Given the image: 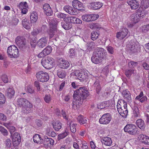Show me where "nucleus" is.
<instances>
[{
    "label": "nucleus",
    "mask_w": 149,
    "mask_h": 149,
    "mask_svg": "<svg viewBox=\"0 0 149 149\" xmlns=\"http://www.w3.org/2000/svg\"><path fill=\"white\" fill-rule=\"evenodd\" d=\"M88 91L84 87H80L74 92L73 97L75 101L73 100L72 108L77 109L79 107V104H81L83 100L88 95Z\"/></svg>",
    "instance_id": "obj_1"
},
{
    "label": "nucleus",
    "mask_w": 149,
    "mask_h": 149,
    "mask_svg": "<svg viewBox=\"0 0 149 149\" xmlns=\"http://www.w3.org/2000/svg\"><path fill=\"white\" fill-rule=\"evenodd\" d=\"M15 42L19 48L22 51H24L26 48V41L25 38L21 36H17L15 40Z\"/></svg>",
    "instance_id": "obj_2"
},
{
    "label": "nucleus",
    "mask_w": 149,
    "mask_h": 149,
    "mask_svg": "<svg viewBox=\"0 0 149 149\" xmlns=\"http://www.w3.org/2000/svg\"><path fill=\"white\" fill-rule=\"evenodd\" d=\"M74 72V75L81 81L86 80L88 79V72L87 70H83L81 72L79 70H76Z\"/></svg>",
    "instance_id": "obj_3"
},
{
    "label": "nucleus",
    "mask_w": 149,
    "mask_h": 149,
    "mask_svg": "<svg viewBox=\"0 0 149 149\" xmlns=\"http://www.w3.org/2000/svg\"><path fill=\"white\" fill-rule=\"evenodd\" d=\"M124 130L125 132L132 135H135L139 132L136 130V126L132 124L126 125L124 128Z\"/></svg>",
    "instance_id": "obj_4"
},
{
    "label": "nucleus",
    "mask_w": 149,
    "mask_h": 149,
    "mask_svg": "<svg viewBox=\"0 0 149 149\" xmlns=\"http://www.w3.org/2000/svg\"><path fill=\"white\" fill-rule=\"evenodd\" d=\"M53 63V58L49 56L47 57L46 59L42 60L41 61V63L43 66L45 68L47 69H49L52 68Z\"/></svg>",
    "instance_id": "obj_5"
},
{
    "label": "nucleus",
    "mask_w": 149,
    "mask_h": 149,
    "mask_svg": "<svg viewBox=\"0 0 149 149\" xmlns=\"http://www.w3.org/2000/svg\"><path fill=\"white\" fill-rule=\"evenodd\" d=\"M38 80L41 82H47L49 79V76L48 73L40 71L37 72L36 75Z\"/></svg>",
    "instance_id": "obj_6"
},
{
    "label": "nucleus",
    "mask_w": 149,
    "mask_h": 149,
    "mask_svg": "<svg viewBox=\"0 0 149 149\" xmlns=\"http://www.w3.org/2000/svg\"><path fill=\"white\" fill-rule=\"evenodd\" d=\"M93 54L97 57H100V58L104 59L105 58L106 53L103 48H97L94 52Z\"/></svg>",
    "instance_id": "obj_7"
},
{
    "label": "nucleus",
    "mask_w": 149,
    "mask_h": 149,
    "mask_svg": "<svg viewBox=\"0 0 149 149\" xmlns=\"http://www.w3.org/2000/svg\"><path fill=\"white\" fill-rule=\"evenodd\" d=\"M111 117L109 113H106L103 115L99 120L100 124H107L110 122Z\"/></svg>",
    "instance_id": "obj_8"
},
{
    "label": "nucleus",
    "mask_w": 149,
    "mask_h": 149,
    "mask_svg": "<svg viewBox=\"0 0 149 149\" xmlns=\"http://www.w3.org/2000/svg\"><path fill=\"white\" fill-rule=\"evenodd\" d=\"M72 4L74 9L75 8L81 11H83L85 10L84 7L83 6L82 3L78 0L73 1Z\"/></svg>",
    "instance_id": "obj_9"
},
{
    "label": "nucleus",
    "mask_w": 149,
    "mask_h": 149,
    "mask_svg": "<svg viewBox=\"0 0 149 149\" xmlns=\"http://www.w3.org/2000/svg\"><path fill=\"white\" fill-rule=\"evenodd\" d=\"M10 57L16 58L19 56L18 49L15 45L10 46Z\"/></svg>",
    "instance_id": "obj_10"
},
{
    "label": "nucleus",
    "mask_w": 149,
    "mask_h": 149,
    "mask_svg": "<svg viewBox=\"0 0 149 149\" xmlns=\"http://www.w3.org/2000/svg\"><path fill=\"white\" fill-rule=\"evenodd\" d=\"M13 145H18L21 141V137L17 132H15L11 136Z\"/></svg>",
    "instance_id": "obj_11"
},
{
    "label": "nucleus",
    "mask_w": 149,
    "mask_h": 149,
    "mask_svg": "<svg viewBox=\"0 0 149 149\" xmlns=\"http://www.w3.org/2000/svg\"><path fill=\"white\" fill-rule=\"evenodd\" d=\"M128 33V30L127 28H123L120 31L117 33L116 37L118 39H122L126 36Z\"/></svg>",
    "instance_id": "obj_12"
},
{
    "label": "nucleus",
    "mask_w": 149,
    "mask_h": 149,
    "mask_svg": "<svg viewBox=\"0 0 149 149\" xmlns=\"http://www.w3.org/2000/svg\"><path fill=\"white\" fill-rule=\"evenodd\" d=\"M47 37L41 38L38 41L37 46L40 48L44 47L47 45Z\"/></svg>",
    "instance_id": "obj_13"
},
{
    "label": "nucleus",
    "mask_w": 149,
    "mask_h": 149,
    "mask_svg": "<svg viewBox=\"0 0 149 149\" xmlns=\"http://www.w3.org/2000/svg\"><path fill=\"white\" fill-rule=\"evenodd\" d=\"M19 7L21 10L22 13L24 14L26 13L29 9V7L26 2H21L19 4Z\"/></svg>",
    "instance_id": "obj_14"
},
{
    "label": "nucleus",
    "mask_w": 149,
    "mask_h": 149,
    "mask_svg": "<svg viewBox=\"0 0 149 149\" xmlns=\"http://www.w3.org/2000/svg\"><path fill=\"white\" fill-rule=\"evenodd\" d=\"M121 94L124 99L127 102L130 101L131 100V94L127 89L123 90Z\"/></svg>",
    "instance_id": "obj_15"
},
{
    "label": "nucleus",
    "mask_w": 149,
    "mask_h": 149,
    "mask_svg": "<svg viewBox=\"0 0 149 149\" xmlns=\"http://www.w3.org/2000/svg\"><path fill=\"white\" fill-rule=\"evenodd\" d=\"M127 47V50L130 53H134L137 52L138 47L135 44H128Z\"/></svg>",
    "instance_id": "obj_16"
},
{
    "label": "nucleus",
    "mask_w": 149,
    "mask_h": 149,
    "mask_svg": "<svg viewBox=\"0 0 149 149\" xmlns=\"http://www.w3.org/2000/svg\"><path fill=\"white\" fill-rule=\"evenodd\" d=\"M58 19L56 18H52L49 23V27L50 29L55 31L56 29V25L58 23Z\"/></svg>",
    "instance_id": "obj_17"
},
{
    "label": "nucleus",
    "mask_w": 149,
    "mask_h": 149,
    "mask_svg": "<svg viewBox=\"0 0 149 149\" xmlns=\"http://www.w3.org/2000/svg\"><path fill=\"white\" fill-rule=\"evenodd\" d=\"M128 3L132 9H136L139 6V2L136 0H131L128 2Z\"/></svg>",
    "instance_id": "obj_18"
},
{
    "label": "nucleus",
    "mask_w": 149,
    "mask_h": 149,
    "mask_svg": "<svg viewBox=\"0 0 149 149\" xmlns=\"http://www.w3.org/2000/svg\"><path fill=\"white\" fill-rule=\"evenodd\" d=\"M29 102L24 98L18 99L17 101V105L20 107H24Z\"/></svg>",
    "instance_id": "obj_19"
},
{
    "label": "nucleus",
    "mask_w": 149,
    "mask_h": 149,
    "mask_svg": "<svg viewBox=\"0 0 149 149\" xmlns=\"http://www.w3.org/2000/svg\"><path fill=\"white\" fill-rule=\"evenodd\" d=\"M63 10L70 14L71 15L76 14L75 10L72 6H66L64 7Z\"/></svg>",
    "instance_id": "obj_20"
},
{
    "label": "nucleus",
    "mask_w": 149,
    "mask_h": 149,
    "mask_svg": "<svg viewBox=\"0 0 149 149\" xmlns=\"http://www.w3.org/2000/svg\"><path fill=\"white\" fill-rule=\"evenodd\" d=\"M91 4V8L94 10L99 9L103 6L102 3L99 2L92 3Z\"/></svg>",
    "instance_id": "obj_21"
},
{
    "label": "nucleus",
    "mask_w": 149,
    "mask_h": 149,
    "mask_svg": "<svg viewBox=\"0 0 149 149\" xmlns=\"http://www.w3.org/2000/svg\"><path fill=\"white\" fill-rule=\"evenodd\" d=\"M101 142L102 144H104L107 146H111L112 141L110 138L106 137L102 140Z\"/></svg>",
    "instance_id": "obj_22"
},
{
    "label": "nucleus",
    "mask_w": 149,
    "mask_h": 149,
    "mask_svg": "<svg viewBox=\"0 0 149 149\" xmlns=\"http://www.w3.org/2000/svg\"><path fill=\"white\" fill-rule=\"evenodd\" d=\"M44 143L45 145L50 147L54 145V141L52 139L48 138L47 136H46L45 137Z\"/></svg>",
    "instance_id": "obj_23"
},
{
    "label": "nucleus",
    "mask_w": 149,
    "mask_h": 149,
    "mask_svg": "<svg viewBox=\"0 0 149 149\" xmlns=\"http://www.w3.org/2000/svg\"><path fill=\"white\" fill-rule=\"evenodd\" d=\"M87 22H92L96 20L99 17L98 14L87 15Z\"/></svg>",
    "instance_id": "obj_24"
},
{
    "label": "nucleus",
    "mask_w": 149,
    "mask_h": 149,
    "mask_svg": "<svg viewBox=\"0 0 149 149\" xmlns=\"http://www.w3.org/2000/svg\"><path fill=\"white\" fill-rule=\"evenodd\" d=\"M136 124L138 127L141 130H144L145 125L144 122L141 119H139L137 120Z\"/></svg>",
    "instance_id": "obj_25"
},
{
    "label": "nucleus",
    "mask_w": 149,
    "mask_h": 149,
    "mask_svg": "<svg viewBox=\"0 0 149 149\" xmlns=\"http://www.w3.org/2000/svg\"><path fill=\"white\" fill-rule=\"evenodd\" d=\"M127 103L125 102L124 100H121L118 102L117 108V110L122 109L121 107H127Z\"/></svg>",
    "instance_id": "obj_26"
},
{
    "label": "nucleus",
    "mask_w": 149,
    "mask_h": 149,
    "mask_svg": "<svg viewBox=\"0 0 149 149\" xmlns=\"http://www.w3.org/2000/svg\"><path fill=\"white\" fill-rule=\"evenodd\" d=\"M103 59L93 54L91 58V60L92 62L96 64H98L101 63Z\"/></svg>",
    "instance_id": "obj_27"
},
{
    "label": "nucleus",
    "mask_w": 149,
    "mask_h": 149,
    "mask_svg": "<svg viewBox=\"0 0 149 149\" xmlns=\"http://www.w3.org/2000/svg\"><path fill=\"white\" fill-rule=\"evenodd\" d=\"M60 68L63 69H67L70 65V63L68 61L62 60L59 64Z\"/></svg>",
    "instance_id": "obj_28"
},
{
    "label": "nucleus",
    "mask_w": 149,
    "mask_h": 149,
    "mask_svg": "<svg viewBox=\"0 0 149 149\" xmlns=\"http://www.w3.org/2000/svg\"><path fill=\"white\" fill-rule=\"evenodd\" d=\"M95 47V43L93 42H89L86 44L87 50L89 52L92 51Z\"/></svg>",
    "instance_id": "obj_29"
},
{
    "label": "nucleus",
    "mask_w": 149,
    "mask_h": 149,
    "mask_svg": "<svg viewBox=\"0 0 149 149\" xmlns=\"http://www.w3.org/2000/svg\"><path fill=\"white\" fill-rule=\"evenodd\" d=\"M30 16L31 22L33 23L36 22L38 19L37 13L33 11L31 13Z\"/></svg>",
    "instance_id": "obj_30"
},
{
    "label": "nucleus",
    "mask_w": 149,
    "mask_h": 149,
    "mask_svg": "<svg viewBox=\"0 0 149 149\" xmlns=\"http://www.w3.org/2000/svg\"><path fill=\"white\" fill-rule=\"evenodd\" d=\"M61 25L63 28L66 30L70 29L72 26V24L70 22H67L63 21L61 22Z\"/></svg>",
    "instance_id": "obj_31"
},
{
    "label": "nucleus",
    "mask_w": 149,
    "mask_h": 149,
    "mask_svg": "<svg viewBox=\"0 0 149 149\" xmlns=\"http://www.w3.org/2000/svg\"><path fill=\"white\" fill-rule=\"evenodd\" d=\"M53 128L56 131H59L61 128L62 124L59 121L52 123Z\"/></svg>",
    "instance_id": "obj_32"
},
{
    "label": "nucleus",
    "mask_w": 149,
    "mask_h": 149,
    "mask_svg": "<svg viewBox=\"0 0 149 149\" xmlns=\"http://www.w3.org/2000/svg\"><path fill=\"white\" fill-rule=\"evenodd\" d=\"M94 86L96 89V93L99 94L101 90V87L99 81H96L94 84Z\"/></svg>",
    "instance_id": "obj_33"
},
{
    "label": "nucleus",
    "mask_w": 149,
    "mask_h": 149,
    "mask_svg": "<svg viewBox=\"0 0 149 149\" xmlns=\"http://www.w3.org/2000/svg\"><path fill=\"white\" fill-rule=\"evenodd\" d=\"M66 74L64 70L59 69L57 71V75L58 77L61 79H63L66 76Z\"/></svg>",
    "instance_id": "obj_34"
},
{
    "label": "nucleus",
    "mask_w": 149,
    "mask_h": 149,
    "mask_svg": "<svg viewBox=\"0 0 149 149\" xmlns=\"http://www.w3.org/2000/svg\"><path fill=\"white\" fill-rule=\"evenodd\" d=\"M121 116L124 118H126L128 115V111L127 108L124 109H119L118 110Z\"/></svg>",
    "instance_id": "obj_35"
},
{
    "label": "nucleus",
    "mask_w": 149,
    "mask_h": 149,
    "mask_svg": "<svg viewBox=\"0 0 149 149\" xmlns=\"http://www.w3.org/2000/svg\"><path fill=\"white\" fill-rule=\"evenodd\" d=\"M33 106L32 104L30 103L29 102V103H28L26 104V105L25 106L24 108L25 110L24 109V113H30L31 112V108Z\"/></svg>",
    "instance_id": "obj_36"
},
{
    "label": "nucleus",
    "mask_w": 149,
    "mask_h": 149,
    "mask_svg": "<svg viewBox=\"0 0 149 149\" xmlns=\"http://www.w3.org/2000/svg\"><path fill=\"white\" fill-rule=\"evenodd\" d=\"M77 120L81 124H83L86 123L87 119L82 116H79L77 118Z\"/></svg>",
    "instance_id": "obj_37"
},
{
    "label": "nucleus",
    "mask_w": 149,
    "mask_h": 149,
    "mask_svg": "<svg viewBox=\"0 0 149 149\" xmlns=\"http://www.w3.org/2000/svg\"><path fill=\"white\" fill-rule=\"evenodd\" d=\"M29 21L25 18L22 21V24L24 27L27 29H29L30 27Z\"/></svg>",
    "instance_id": "obj_38"
},
{
    "label": "nucleus",
    "mask_w": 149,
    "mask_h": 149,
    "mask_svg": "<svg viewBox=\"0 0 149 149\" xmlns=\"http://www.w3.org/2000/svg\"><path fill=\"white\" fill-rule=\"evenodd\" d=\"M141 7L146 9L149 7V0H143L141 2Z\"/></svg>",
    "instance_id": "obj_39"
},
{
    "label": "nucleus",
    "mask_w": 149,
    "mask_h": 149,
    "mask_svg": "<svg viewBox=\"0 0 149 149\" xmlns=\"http://www.w3.org/2000/svg\"><path fill=\"white\" fill-rule=\"evenodd\" d=\"M130 19L134 23H136L139 22V18L138 17L137 14L134 13L132 14L131 16Z\"/></svg>",
    "instance_id": "obj_40"
},
{
    "label": "nucleus",
    "mask_w": 149,
    "mask_h": 149,
    "mask_svg": "<svg viewBox=\"0 0 149 149\" xmlns=\"http://www.w3.org/2000/svg\"><path fill=\"white\" fill-rule=\"evenodd\" d=\"M100 35L99 32L93 31L91 34V39L93 41L97 39Z\"/></svg>",
    "instance_id": "obj_41"
},
{
    "label": "nucleus",
    "mask_w": 149,
    "mask_h": 149,
    "mask_svg": "<svg viewBox=\"0 0 149 149\" xmlns=\"http://www.w3.org/2000/svg\"><path fill=\"white\" fill-rule=\"evenodd\" d=\"M40 136L38 134H35L33 136V141L35 143H40L41 142H42V141H41V139Z\"/></svg>",
    "instance_id": "obj_42"
},
{
    "label": "nucleus",
    "mask_w": 149,
    "mask_h": 149,
    "mask_svg": "<svg viewBox=\"0 0 149 149\" xmlns=\"http://www.w3.org/2000/svg\"><path fill=\"white\" fill-rule=\"evenodd\" d=\"M108 103H107V101L100 103L97 105V107L98 109H102L105 107H108Z\"/></svg>",
    "instance_id": "obj_43"
},
{
    "label": "nucleus",
    "mask_w": 149,
    "mask_h": 149,
    "mask_svg": "<svg viewBox=\"0 0 149 149\" xmlns=\"http://www.w3.org/2000/svg\"><path fill=\"white\" fill-rule=\"evenodd\" d=\"M134 70L132 69H127L125 71V74L128 77H130L132 74L134 73Z\"/></svg>",
    "instance_id": "obj_44"
},
{
    "label": "nucleus",
    "mask_w": 149,
    "mask_h": 149,
    "mask_svg": "<svg viewBox=\"0 0 149 149\" xmlns=\"http://www.w3.org/2000/svg\"><path fill=\"white\" fill-rule=\"evenodd\" d=\"M76 54L74 49L71 48L70 49L69 52V56L72 58H74Z\"/></svg>",
    "instance_id": "obj_45"
},
{
    "label": "nucleus",
    "mask_w": 149,
    "mask_h": 149,
    "mask_svg": "<svg viewBox=\"0 0 149 149\" xmlns=\"http://www.w3.org/2000/svg\"><path fill=\"white\" fill-rule=\"evenodd\" d=\"M134 116L136 117H139L140 116V112L139 108L137 106H135L134 108Z\"/></svg>",
    "instance_id": "obj_46"
},
{
    "label": "nucleus",
    "mask_w": 149,
    "mask_h": 149,
    "mask_svg": "<svg viewBox=\"0 0 149 149\" xmlns=\"http://www.w3.org/2000/svg\"><path fill=\"white\" fill-rule=\"evenodd\" d=\"M52 49V47L49 46H47L43 50V52L45 53L46 55L49 54L51 52Z\"/></svg>",
    "instance_id": "obj_47"
},
{
    "label": "nucleus",
    "mask_w": 149,
    "mask_h": 149,
    "mask_svg": "<svg viewBox=\"0 0 149 149\" xmlns=\"http://www.w3.org/2000/svg\"><path fill=\"white\" fill-rule=\"evenodd\" d=\"M5 102V98L4 95L0 92V107Z\"/></svg>",
    "instance_id": "obj_48"
},
{
    "label": "nucleus",
    "mask_w": 149,
    "mask_h": 149,
    "mask_svg": "<svg viewBox=\"0 0 149 149\" xmlns=\"http://www.w3.org/2000/svg\"><path fill=\"white\" fill-rule=\"evenodd\" d=\"M0 131L4 136H6L8 135V132L7 130L2 126H0Z\"/></svg>",
    "instance_id": "obj_49"
},
{
    "label": "nucleus",
    "mask_w": 149,
    "mask_h": 149,
    "mask_svg": "<svg viewBox=\"0 0 149 149\" xmlns=\"http://www.w3.org/2000/svg\"><path fill=\"white\" fill-rule=\"evenodd\" d=\"M137 64L138 63L137 62L131 61L129 62L128 63V66L130 68H132L137 66Z\"/></svg>",
    "instance_id": "obj_50"
},
{
    "label": "nucleus",
    "mask_w": 149,
    "mask_h": 149,
    "mask_svg": "<svg viewBox=\"0 0 149 149\" xmlns=\"http://www.w3.org/2000/svg\"><path fill=\"white\" fill-rule=\"evenodd\" d=\"M68 132H64L61 134H59L58 136V139L59 140L61 139H63L68 134Z\"/></svg>",
    "instance_id": "obj_51"
},
{
    "label": "nucleus",
    "mask_w": 149,
    "mask_h": 149,
    "mask_svg": "<svg viewBox=\"0 0 149 149\" xmlns=\"http://www.w3.org/2000/svg\"><path fill=\"white\" fill-rule=\"evenodd\" d=\"M73 17H74L72 16H67V15L65 19L63 21L64 22H70V23L72 24L73 23Z\"/></svg>",
    "instance_id": "obj_52"
},
{
    "label": "nucleus",
    "mask_w": 149,
    "mask_h": 149,
    "mask_svg": "<svg viewBox=\"0 0 149 149\" xmlns=\"http://www.w3.org/2000/svg\"><path fill=\"white\" fill-rule=\"evenodd\" d=\"M18 21V19L16 17V16H15L13 17L11 23L12 25H16L17 24Z\"/></svg>",
    "instance_id": "obj_53"
},
{
    "label": "nucleus",
    "mask_w": 149,
    "mask_h": 149,
    "mask_svg": "<svg viewBox=\"0 0 149 149\" xmlns=\"http://www.w3.org/2000/svg\"><path fill=\"white\" fill-rule=\"evenodd\" d=\"M71 146L70 143L62 145L60 147V149H71Z\"/></svg>",
    "instance_id": "obj_54"
},
{
    "label": "nucleus",
    "mask_w": 149,
    "mask_h": 149,
    "mask_svg": "<svg viewBox=\"0 0 149 149\" xmlns=\"http://www.w3.org/2000/svg\"><path fill=\"white\" fill-rule=\"evenodd\" d=\"M76 124H73L72 125H71V123L70 124V129L72 132L74 133L76 131Z\"/></svg>",
    "instance_id": "obj_55"
},
{
    "label": "nucleus",
    "mask_w": 149,
    "mask_h": 149,
    "mask_svg": "<svg viewBox=\"0 0 149 149\" xmlns=\"http://www.w3.org/2000/svg\"><path fill=\"white\" fill-rule=\"evenodd\" d=\"M146 136L143 134H140L138 136V138L139 140L141 141V142L143 143Z\"/></svg>",
    "instance_id": "obj_56"
},
{
    "label": "nucleus",
    "mask_w": 149,
    "mask_h": 149,
    "mask_svg": "<svg viewBox=\"0 0 149 149\" xmlns=\"http://www.w3.org/2000/svg\"><path fill=\"white\" fill-rule=\"evenodd\" d=\"M73 19L72 23H76L78 24H82V21L80 19L77 18L75 17H74Z\"/></svg>",
    "instance_id": "obj_57"
},
{
    "label": "nucleus",
    "mask_w": 149,
    "mask_h": 149,
    "mask_svg": "<svg viewBox=\"0 0 149 149\" xmlns=\"http://www.w3.org/2000/svg\"><path fill=\"white\" fill-rule=\"evenodd\" d=\"M45 14L47 16H50L53 14V11L51 7L47 10L45 12Z\"/></svg>",
    "instance_id": "obj_58"
},
{
    "label": "nucleus",
    "mask_w": 149,
    "mask_h": 149,
    "mask_svg": "<svg viewBox=\"0 0 149 149\" xmlns=\"http://www.w3.org/2000/svg\"><path fill=\"white\" fill-rule=\"evenodd\" d=\"M45 101L46 103H49L51 100V97L50 95H46L44 97Z\"/></svg>",
    "instance_id": "obj_59"
},
{
    "label": "nucleus",
    "mask_w": 149,
    "mask_h": 149,
    "mask_svg": "<svg viewBox=\"0 0 149 149\" xmlns=\"http://www.w3.org/2000/svg\"><path fill=\"white\" fill-rule=\"evenodd\" d=\"M6 116L2 113H0V120L5 121L7 120Z\"/></svg>",
    "instance_id": "obj_60"
},
{
    "label": "nucleus",
    "mask_w": 149,
    "mask_h": 149,
    "mask_svg": "<svg viewBox=\"0 0 149 149\" xmlns=\"http://www.w3.org/2000/svg\"><path fill=\"white\" fill-rule=\"evenodd\" d=\"M67 15L62 13H60L57 15V17L58 18H62L63 19L64 21L65 20Z\"/></svg>",
    "instance_id": "obj_61"
},
{
    "label": "nucleus",
    "mask_w": 149,
    "mask_h": 149,
    "mask_svg": "<svg viewBox=\"0 0 149 149\" xmlns=\"http://www.w3.org/2000/svg\"><path fill=\"white\" fill-rule=\"evenodd\" d=\"M107 51L109 53L113 54L114 52L113 48L111 46H109L106 47Z\"/></svg>",
    "instance_id": "obj_62"
},
{
    "label": "nucleus",
    "mask_w": 149,
    "mask_h": 149,
    "mask_svg": "<svg viewBox=\"0 0 149 149\" xmlns=\"http://www.w3.org/2000/svg\"><path fill=\"white\" fill-rule=\"evenodd\" d=\"M49 5L48 3H45L43 5V9L44 12L50 8Z\"/></svg>",
    "instance_id": "obj_63"
},
{
    "label": "nucleus",
    "mask_w": 149,
    "mask_h": 149,
    "mask_svg": "<svg viewBox=\"0 0 149 149\" xmlns=\"http://www.w3.org/2000/svg\"><path fill=\"white\" fill-rule=\"evenodd\" d=\"M27 91L29 93L32 94L34 93V91L33 87L28 86L27 87Z\"/></svg>",
    "instance_id": "obj_64"
}]
</instances>
